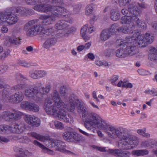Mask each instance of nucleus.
<instances>
[{
  "label": "nucleus",
  "mask_w": 157,
  "mask_h": 157,
  "mask_svg": "<svg viewBox=\"0 0 157 157\" xmlns=\"http://www.w3.org/2000/svg\"><path fill=\"white\" fill-rule=\"evenodd\" d=\"M52 99L47 98L44 104V109L48 114L53 115L58 120L66 123L73 122V117L65 110L67 105L61 99L58 92L54 90L52 95Z\"/></svg>",
  "instance_id": "obj_1"
},
{
  "label": "nucleus",
  "mask_w": 157,
  "mask_h": 157,
  "mask_svg": "<svg viewBox=\"0 0 157 157\" xmlns=\"http://www.w3.org/2000/svg\"><path fill=\"white\" fill-rule=\"evenodd\" d=\"M36 20H31L26 23L24 27V29L26 31L27 36H30L39 35L40 37L43 38H48L43 44V47L48 49L54 46L57 42L56 37L54 36V31L53 28L47 27L44 29L40 24L35 25Z\"/></svg>",
  "instance_id": "obj_2"
},
{
  "label": "nucleus",
  "mask_w": 157,
  "mask_h": 157,
  "mask_svg": "<svg viewBox=\"0 0 157 157\" xmlns=\"http://www.w3.org/2000/svg\"><path fill=\"white\" fill-rule=\"evenodd\" d=\"M108 136L111 138H119L118 146L123 149L128 150L132 149L137 145L138 141L135 136H130L129 131L122 127L115 128L113 127H109Z\"/></svg>",
  "instance_id": "obj_3"
},
{
  "label": "nucleus",
  "mask_w": 157,
  "mask_h": 157,
  "mask_svg": "<svg viewBox=\"0 0 157 157\" xmlns=\"http://www.w3.org/2000/svg\"><path fill=\"white\" fill-rule=\"evenodd\" d=\"M41 82H39L37 86L35 85H29L25 89L24 94L26 97L38 102L42 98L43 95L46 94L50 91L51 88L49 84L42 86Z\"/></svg>",
  "instance_id": "obj_4"
},
{
  "label": "nucleus",
  "mask_w": 157,
  "mask_h": 157,
  "mask_svg": "<svg viewBox=\"0 0 157 157\" xmlns=\"http://www.w3.org/2000/svg\"><path fill=\"white\" fill-rule=\"evenodd\" d=\"M34 10L44 13L51 12L54 16L58 17H63L66 16V14L69 13V11L63 7L60 6H52L49 4L41 3L34 6Z\"/></svg>",
  "instance_id": "obj_5"
},
{
  "label": "nucleus",
  "mask_w": 157,
  "mask_h": 157,
  "mask_svg": "<svg viewBox=\"0 0 157 157\" xmlns=\"http://www.w3.org/2000/svg\"><path fill=\"white\" fill-rule=\"evenodd\" d=\"M68 99L70 107L69 108H67V109L72 112L76 108L78 112L82 113V117L85 118L84 124H85L94 113L88 112L86 110L84 103L76 99L73 94L71 95Z\"/></svg>",
  "instance_id": "obj_6"
},
{
  "label": "nucleus",
  "mask_w": 157,
  "mask_h": 157,
  "mask_svg": "<svg viewBox=\"0 0 157 157\" xmlns=\"http://www.w3.org/2000/svg\"><path fill=\"white\" fill-rule=\"evenodd\" d=\"M85 128L88 130H91L96 128L103 130L106 132L108 136L109 128L113 127L108 126L106 122L103 120L98 114L94 113L85 124Z\"/></svg>",
  "instance_id": "obj_7"
},
{
  "label": "nucleus",
  "mask_w": 157,
  "mask_h": 157,
  "mask_svg": "<svg viewBox=\"0 0 157 157\" xmlns=\"http://www.w3.org/2000/svg\"><path fill=\"white\" fill-rule=\"evenodd\" d=\"M135 33L133 34L131 39L133 41V44L136 48H143L146 47L148 44L151 43L154 40V36L151 32L147 31L145 35H140L138 30L135 31Z\"/></svg>",
  "instance_id": "obj_8"
},
{
  "label": "nucleus",
  "mask_w": 157,
  "mask_h": 157,
  "mask_svg": "<svg viewBox=\"0 0 157 157\" xmlns=\"http://www.w3.org/2000/svg\"><path fill=\"white\" fill-rule=\"evenodd\" d=\"M130 39L128 42L121 41L119 45L122 46V48L117 50L116 51V56L119 58L125 57L128 55L132 56L139 52V50L136 48Z\"/></svg>",
  "instance_id": "obj_9"
},
{
  "label": "nucleus",
  "mask_w": 157,
  "mask_h": 157,
  "mask_svg": "<svg viewBox=\"0 0 157 157\" xmlns=\"http://www.w3.org/2000/svg\"><path fill=\"white\" fill-rule=\"evenodd\" d=\"M136 3L132 2L128 6V12L130 14L129 16H124L121 17L120 22L122 24L130 25L131 22L134 23L137 19L136 16H140V12L137 10Z\"/></svg>",
  "instance_id": "obj_10"
},
{
  "label": "nucleus",
  "mask_w": 157,
  "mask_h": 157,
  "mask_svg": "<svg viewBox=\"0 0 157 157\" xmlns=\"http://www.w3.org/2000/svg\"><path fill=\"white\" fill-rule=\"evenodd\" d=\"M12 12H0V26H11L16 24L19 17Z\"/></svg>",
  "instance_id": "obj_11"
},
{
  "label": "nucleus",
  "mask_w": 157,
  "mask_h": 157,
  "mask_svg": "<svg viewBox=\"0 0 157 157\" xmlns=\"http://www.w3.org/2000/svg\"><path fill=\"white\" fill-rule=\"evenodd\" d=\"M8 89H5L2 93V99L5 102L19 103L23 100L24 95L21 91L16 92L13 94L9 96L8 90Z\"/></svg>",
  "instance_id": "obj_12"
},
{
  "label": "nucleus",
  "mask_w": 157,
  "mask_h": 157,
  "mask_svg": "<svg viewBox=\"0 0 157 157\" xmlns=\"http://www.w3.org/2000/svg\"><path fill=\"white\" fill-rule=\"evenodd\" d=\"M49 143L51 144V147H54L56 150L68 154L75 155L72 152L65 149L66 145L64 143L59 140L53 139L49 141Z\"/></svg>",
  "instance_id": "obj_13"
},
{
  "label": "nucleus",
  "mask_w": 157,
  "mask_h": 157,
  "mask_svg": "<svg viewBox=\"0 0 157 157\" xmlns=\"http://www.w3.org/2000/svg\"><path fill=\"white\" fill-rule=\"evenodd\" d=\"M63 138L72 142H82L85 141V138L80 134L71 132H66L63 134Z\"/></svg>",
  "instance_id": "obj_14"
},
{
  "label": "nucleus",
  "mask_w": 157,
  "mask_h": 157,
  "mask_svg": "<svg viewBox=\"0 0 157 157\" xmlns=\"http://www.w3.org/2000/svg\"><path fill=\"white\" fill-rule=\"evenodd\" d=\"M22 115V113L17 111H14L13 112L5 111L2 113V117L6 121H11L20 119Z\"/></svg>",
  "instance_id": "obj_15"
},
{
  "label": "nucleus",
  "mask_w": 157,
  "mask_h": 157,
  "mask_svg": "<svg viewBox=\"0 0 157 157\" xmlns=\"http://www.w3.org/2000/svg\"><path fill=\"white\" fill-rule=\"evenodd\" d=\"M107 152L117 157H130L131 154L129 151L121 149H109Z\"/></svg>",
  "instance_id": "obj_16"
},
{
  "label": "nucleus",
  "mask_w": 157,
  "mask_h": 157,
  "mask_svg": "<svg viewBox=\"0 0 157 157\" xmlns=\"http://www.w3.org/2000/svg\"><path fill=\"white\" fill-rule=\"evenodd\" d=\"M56 17L52 15H41L39 19L42 20L41 23L44 25H48L52 24L55 20Z\"/></svg>",
  "instance_id": "obj_17"
},
{
  "label": "nucleus",
  "mask_w": 157,
  "mask_h": 157,
  "mask_svg": "<svg viewBox=\"0 0 157 157\" xmlns=\"http://www.w3.org/2000/svg\"><path fill=\"white\" fill-rule=\"evenodd\" d=\"M72 20H70L68 21L65 20H61L57 22L55 25V28L58 30H69V26L67 24L68 22L69 23H71Z\"/></svg>",
  "instance_id": "obj_18"
},
{
  "label": "nucleus",
  "mask_w": 157,
  "mask_h": 157,
  "mask_svg": "<svg viewBox=\"0 0 157 157\" xmlns=\"http://www.w3.org/2000/svg\"><path fill=\"white\" fill-rule=\"evenodd\" d=\"M33 144L38 146L41 149V151L44 153H47L50 155H54V154L53 151L49 149L46 147L42 144L34 140L33 142Z\"/></svg>",
  "instance_id": "obj_19"
},
{
  "label": "nucleus",
  "mask_w": 157,
  "mask_h": 157,
  "mask_svg": "<svg viewBox=\"0 0 157 157\" xmlns=\"http://www.w3.org/2000/svg\"><path fill=\"white\" fill-rule=\"evenodd\" d=\"M112 35L109 30L107 29H105L100 33V39L101 41H105L109 38Z\"/></svg>",
  "instance_id": "obj_20"
},
{
  "label": "nucleus",
  "mask_w": 157,
  "mask_h": 157,
  "mask_svg": "<svg viewBox=\"0 0 157 157\" xmlns=\"http://www.w3.org/2000/svg\"><path fill=\"white\" fill-rule=\"evenodd\" d=\"M142 145L145 148H152L157 146V141L155 140H149L143 141Z\"/></svg>",
  "instance_id": "obj_21"
},
{
  "label": "nucleus",
  "mask_w": 157,
  "mask_h": 157,
  "mask_svg": "<svg viewBox=\"0 0 157 157\" xmlns=\"http://www.w3.org/2000/svg\"><path fill=\"white\" fill-rule=\"evenodd\" d=\"M10 10L21 16H25V8L21 6L12 7L10 8Z\"/></svg>",
  "instance_id": "obj_22"
},
{
  "label": "nucleus",
  "mask_w": 157,
  "mask_h": 157,
  "mask_svg": "<svg viewBox=\"0 0 157 157\" xmlns=\"http://www.w3.org/2000/svg\"><path fill=\"white\" fill-rule=\"evenodd\" d=\"M14 128L15 132L17 133H20L23 132L25 129L24 122H21L16 123L14 125Z\"/></svg>",
  "instance_id": "obj_23"
},
{
  "label": "nucleus",
  "mask_w": 157,
  "mask_h": 157,
  "mask_svg": "<svg viewBox=\"0 0 157 157\" xmlns=\"http://www.w3.org/2000/svg\"><path fill=\"white\" fill-rule=\"evenodd\" d=\"M110 18L113 21H117L120 18L121 14L120 12L115 9L111 10L110 12Z\"/></svg>",
  "instance_id": "obj_24"
},
{
  "label": "nucleus",
  "mask_w": 157,
  "mask_h": 157,
  "mask_svg": "<svg viewBox=\"0 0 157 157\" xmlns=\"http://www.w3.org/2000/svg\"><path fill=\"white\" fill-rule=\"evenodd\" d=\"M149 151L147 149L134 150L131 152L132 155L137 156H144L147 155Z\"/></svg>",
  "instance_id": "obj_25"
},
{
  "label": "nucleus",
  "mask_w": 157,
  "mask_h": 157,
  "mask_svg": "<svg viewBox=\"0 0 157 157\" xmlns=\"http://www.w3.org/2000/svg\"><path fill=\"white\" fill-rule=\"evenodd\" d=\"M150 53L148 55V58L151 61H153L157 57V50L153 47H151L150 49Z\"/></svg>",
  "instance_id": "obj_26"
},
{
  "label": "nucleus",
  "mask_w": 157,
  "mask_h": 157,
  "mask_svg": "<svg viewBox=\"0 0 157 157\" xmlns=\"http://www.w3.org/2000/svg\"><path fill=\"white\" fill-rule=\"evenodd\" d=\"M49 0H25L26 3L28 5H37L45 2H47Z\"/></svg>",
  "instance_id": "obj_27"
},
{
  "label": "nucleus",
  "mask_w": 157,
  "mask_h": 157,
  "mask_svg": "<svg viewBox=\"0 0 157 157\" xmlns=\"http://www.w3.org/2000/svg\"><path fill=\"white\" fill-rule=\"evenodd\" d=\"M21 39L19 37H17L16 36H13L9 38V41L10 44L13 45H18L21 44Z\"/></svg>",
  "instance_id": "obj_28"
},
{
  "label": "nucleus",
  "mask_w": 157,
  "mask_h": 157,
  "mask_svg": "<svg viewBox=\"0 0 157 157\" xmlns=\"http://www.w3.org/2000/svg\"><path fill=\"white\" fill-rule=\"evenodd\" d=\"M88 27V25H85L82 28L80 31L82 37L83 38L84 40H89L90 39V37L86 36Z\"/></svg>",
  "instance_id": "obj_29"
},
{
  "label": "nucleus",
  "mask_w": 157,
  "mask_h": 157,
  "mask_svg": "<svg viewBox=\"0 0 157 157\" xmlns=\"http://www.w3.org/2000/svg\"><path fill=\"white\" fill-rule=\"evenodd\" d=\"M139 16H136V18L137 19L136 20H135L134 22V23H136L138 26L139 28H140L141 29L145 30L146 29L147 25V24L139 19L138 17Z\"/></svg>",
  "instance_id": "obj_30"
},
{
  "label": "nucleus",
  "mask_w": 157,
  "mask_h": 157,
  "mask_svg": "<svg viewBox=\"0 0 157 157\" xmlns=\"http://www.w3.org/2000/svg\"><path fill=\"white\" fill-rule=\"evenodd\" d=\"M94 8V5L93 4H90L86 6L85 10V14L87 16L91 15L93 13V10Z\"/></svg>",
  "instance_id": "obj_31"
},
{
  "label": "nucleus",
  "mask_w": 157,
  "mask_h": 157,
  "mask_svg": "<svg viewBox=\"0 0 157 157\" xmlns=\"http://www.w3.org/2000/svg\"><path fill=\"white\" fill-rule=\"evenodd\" d=\"M28 86V84L26 83L18 84L13 86L12 89L14 90H22L26 88Z\"/></svg>",
  "instance_id": "obj_32"
},
{
  "label": "nucleus",
  "mask_w": 157,
  "mask_h": 157,
  "mask_svg": "<svg viewBox=\"0 0 157 157\" xmlns=\"http://www.w3.org/2000/svg\"><path fill=\"white\" fill-rule=\"evenodd\" d=\"M33 103L29 101H24L21 103V106L22 108L30 111Z\"/></svg>",
  "instance_id": "obj_33"
},
{
  "label": "nucleus",
  "mask_w": 157,
  "mask_h": 157,
  "mask_svg": "<svg viewBox=\"0 0 157 157\" xmlns=\"http://www.w3.org/2000/svg\"><path fill=\"white\" fill-rule=\"evenodd\" d=\"M59 92L61 97H64V98L65 99L67 98L68 96L67 89L65 86H62L60 87Z\"/></svg>",
  "instance_id": "obj_34"
},
{
  "label": "nucleus",
  "mask_w": 157,
  "mask_h": 157,
  "mask_svg": "<svg viewBox=\"0 0 157 157\" xmlns=\"http://www.w3.org/2000/svg\"><path fill=\"white\" fill-rule=\"evenodd\" d=\"M118 28V25L117 24H113L111 27L109 29H107L110 32L111 35H114L117 32V31H119V28Z\"/></svg>",
  "instance_id": "obj_35"
},
{
  "label": "nucleus",
  "mask_w": 157,
  "mask_h": 157,
  "mask_svg": "<svg viewBox=\"0 0 157 157\" xmlns=\"http://www.w3.org/2000/svg\"><path fill=\"white\" fill-rule=\"evenodd\" d=\"M35 117L34 116L27 115L24 116V119L27 123L31 125Z\"/></svg>",
  "instance_id": "obj_36"
},
{
  "label": "nucleus",
  "mask_w": 157,
  "mask_h": 157,
  "mask_svg": "<svg viewBox=\"0 0 157 157\" xmlns=\"http://www.w3.org/2000/svg\"><path fill=\"white\" fill-rule=\"evenodd\" d=\"M114 50L112 49L108 48L104 50L103 53L106 57H109L113 55Z\"/></svg>",
  "instance_id": "obj_37"
},
{
  "label": "nucleus",
  "mask_w": 157,
  "mask_h": 157,
  "mask_svg": "<svg viewBox=\"0 0 157 157\" xmlns=\"http://www.w3.org/2000/svg\"><path fill=\"white\" fill-rule=\"evenodd\" d=\"M10 127L9 126L2 124L0 125V133L4 134L10 130Z\"/></svg>",
  "instance_id": "obj_38"
},
{
  "label": "nucleus",
  "mask_w": 157,
  "mask_h": 157,
  "mask_svg": "<svg viewBox=\"0 0 157 157\" xmlns=\"http://www.w3.org/2000/svg\"><path fill=\"white\" fill-rule=\"evenodd\" d=\"M10 51L7 50L6 51H4L2 53H0V60H4L10 54Z\"/></svg>",
  "instance_id": "obj_39"
},
{
  "label": "nucleus",
  "mask_w": 157,
  "mask_h": 157,
  "mask_svg": "<svg viewBox=\"0 0 157 157\" xmlns=\"http://www.w3.org/2000/svg\"><path fill=\"white\" fill-rule=\"evenodd\" d=\"M137 133L140 135L143 136L144 137L148 138L150 137V135L148 133H146V129H140L137 131Z\"/></svg>",
  "instance_id": "obj_40"
},
{
  "label": "nucleus",
  "mask_w": 157,
  "mask_h": 157,
  "mask_svg": "<svg viewBox=\"0 0 157 157\" xmlns=\"http://www.w3.org/2000/svg\"><path fill=\"white\" fill-rule=\"evenodd\" d=\"M127 25V33L131 34L133 32V30L135 29V25L134 23L131 22L130 25Z\"/></svg>",
  "instance_id": "obj_41"
},
{
  "label": "nucleus",
  "mask_w": 157,
  "mask_h": 157,
  "mask_svg": "<svg viewBox=\"0 0 157 157\" xmlns=\"http://www.w3.org/2000/svg\"><path fill=\"white\" fill-rule=\"evenodd\" d=\"M30 134L31 136L40 141H43L44 140V137L43 136L35 132H32Z\"/></svg>",
  "instance_id": "obj_42"
},
{
  "label": "nucleus",
  "mask_w": 157,
  "mask_h": 157,
  "mask_svg": "<svg viewBox=\"0 0 157 157\" xmlns=\"http://www.w3.org/2000/svg\"><path fill=\"white\" fill-rule=\"evenodd\" d=\"M72 6L73 7V12L74 14L78 13L80 11L81 6L79 4H74Z\"/></svg>",
  "instance_id": "obj_43"
},
{
  "label": "nucleus",
  "mask_w": 157,
  "mask_h": 157,
  "mask_svg": "<svg viewBox=\"0 0 157 157\" xmlns=\"http://www.w3.org/2000/svg\"><path fill=\"white\" fill-rule=\"evenodd\" d=\"M17 64L19 65L25 67H28L31 66V64L29 63L24 60H18Z\"/></svg>",
  "instance_id": "obj_44"
},
{
  "label": "nucleus",
  "mask_w": 157,
  "mask_h": 157,
  "mask_svg": "<svg viewBox=\"0 0 157 157\" xmlns=\"http://www.w3.org/2000/svg\"><path fill=\"white\" fill-rule=\"evenodd\" d=\"M36 70L38 78L44 77L47 75V72L44 70Z\"/></svg>",
  "instance_id": "obj_45"
},
{
  "label": "nucleus",
  "mask_w": 157,
  "mask_h": 157,
  "mask_svg": "<svg viewBox=\"0 0 157 157\" xmlns=\"http://www.w3.org/2000/svg\"><path fill=\"white\" fill-rule=\"evenodd\" d=\"M54 125L57 129H63L64 128V125L61 122L56 121L54 122Z\"/></svg>",
  "instance_id": "obj_46"
},
{
  "label": "nucleus",
  "mask_w": 157,
  "mask_h": 157,
  "mask_svg": "<svg viewBox=\"0 0 157 157\" xmlns=\"http://www.w3.org/2000/svg\"><path fill=\"white\" fill-rule=\"evenodd\" d=\"M131 1V0H118V3L120 7H122L127 5Z\"/></svg>",
  "instance_id": "obj_47"
},
{
  "label": "nucleus",
  "mask_w": 157,
  "mask_h": 157,
  "mask_svg": "<svg viewBox=\"0 0 157 157\" xmlns=\"http://www.w3.org/2000/svg\"><path fill=\"white\" fill-rule=\"evenodd\" d=\"M29 75L33 79H38L37 70L31 71L29 72Z\"/></svg>",
  "instance_id": "obj_48"
},
{
  "label": "nucleus",
  "mask_w": 157,
  "mask_h": 157,
  "mask_svg": "<svg viewBox=\"0 0 157 157\" xmlns=\"http://www.w3.org/2000/svg\"><path fill=\"white\" fill-rule=\"evenodd\" d=\"M40 124V119L37 117H35L31 125L34 127L39 126Z\"/></svg>",
  "instance_id": "obj_49"
},
{
  "label": "nucleus",
  "mask_w": 157,
  "mask_h": 157,
  "mask_svg": "<svg viewBox=\"0 0 157 157\" xmlns=\"http://www.w3.org/2000/svg\"><path fill=\"white\" fill-rule=\"evenodd\" d=\"M144 93L152 95L154 96H157V90L154 88H153L152 90H146Z\"/></svg>",
  "instance_id": "obj_50"
},
{
  "label": "nucleus",
  "mask_w": 157,
  "mask_h": 157,
  "mask_svg": "<svg viewBox=\"0 0 157 157\" xmlns=\"http://www.w3.org/2000/svg\"><path fill=\"white\" fill-rule=\"evenodd\" d=\"M8 66L7 65H0V74L6 72L8 69Z\"/></svg>",
  "instance_id": "obj_51"
},
{
  "label": "nucleus",
  "mask_w": 157,
  "mask_h": 157,
  "mask_svg": "<svg viewBox=\"0 0 157 157\" xmlns=\"http://www.w3.org/2000/svg\"><path fill=\"white\" fill-rule=\"evenodd\" d=\"M25 16L33 15L34 13V11L32 9L25 8Z\"/></svg>",
  "instance_id": "obj_52"
},
{
  "label": "nucleus",
  "mask_w": 157,
  "mask_h": 157,
  "mask_svg": "<svg viewBox=\"0 0 157 157\" xmlns=\"http://www.w3.org/2000/svg\"><path fill=\"white\" fill-rule=\"evenodd\" d=\"M39 109L40 108L38 105L34 103H33V105H32V107L31 108L30 111L36 112L39 111Z\"/></svg>",
  "instance_id": "obj_53"
},
{
  "label": "nucleus",
  "mask_w": 157,
  "mask_h": 157,
  "mask_svg": "<svg viewBox=\"0 0 157 157\" xmlns=\"http://www.w3.org/2000/svg\"><path fill=\"white\" fill-rule=\"evenodd\" d=\"M151 29L153 31L157 33V22H154L151 24Z\"/></svg>",
  "instance_id": "obj_54"
},
{
  "label": "nucleus",
  "mask_w": 157,
  "mask_h": 157,
  "mask_svg": "<svg viewBox=\"0 0 157 157\" xmlns=\"http://www.w3.org/2000/svg\"><path fill=\"white\" fill-rule=\"evenodd\" d=\"M132 83H128L127 81L124 82L123 87L126 88H131L132 87Z\"/></svg>",
  "instance_id": "obj_55"
},
{
  "label": "nucleus",
  "mask_w": 157,
  "mask_h": 157,
  "mask_svg": "<svg viewBox=\"0 0 157 157\" xmlns=\"http://www.w3.org/2000/svg\"><path fill=\"white\" fill-rule=\"evenodd\" d=\"M16 77L17 79H20L21 80L25 79H27L26 77L20 73H17L16 75Z\"/></svg>",
  "instance_id": "obj_56"
},
{
  "label": "nucleus",
  "mask_w": 157,
  "mask_h": 157,
  "mask_svg": "<svg viewBox=\"0 0 157 157\" xmlns=\"http://www.w3.org/2000/svg\"><path fill=\"white\" fill-rule=\"evenodd\" d=\"M127 25L126 26H123L119 28V31H121L123 33H127L128 32L127 31Z\"/></svg>",
  "instance_id": "obj_57"
},
{
  "label": "nucleus",
  "mask_w": 157,
  "mask_h": 157,
  "mask_svg": "<svg viewBox=\"0 0 157 157\" xmlns=\"http://www.w3.org/2000/svg\"><path fill=\"white\" fill-rule=\"evenodd\" d=\"M118 76L117 75H114L112 77L110 81L113 85H114L115 82L118 80Z\"/></svg>",
  "instance_id": "obj_58"
},
{
  "label": "nucleus",
  "mask_w": 157,
  "mask_h": 157,
  "mask_svg": "<svg viewBox=\"0 0 157 157\" xmlns=\"http://www.w3.org/2000/svg\"><path fill=\"white\" fill-rule=\"evenodd\" d=\"M77 129L78 130V131L80 133L83 134L84 135L88 137L90 136V134H89L87 133L84 130H82V129H81V128H77Z\"/></svg>",
  "instance_id": "obj_59"
},
{
  "label": "nucleus",
  "mask_w": 157,
  "mask_h": 157,
  "mask_svg": "<svg viewBox=\"0 0 157 157\" xmlns=\"http://www.w3.org/2000/svg\"><path fill=\"white\" fill-rule=\"evenodd\" d=\"M9 141V140L6 138L0 136V142L7 143Z\"/></svg>",
  "instance_id": "obj_60"
},
{
  "label": "nucleus",
  "mask_w": 157,
  "mask_h": 157,
  "mask_svg": "<svg viewBox=\"0 0 157 157\" xmlns=\"http://www.w3.org/2000/svg\"><path fill=\"white\" fill-rule=\"evenodd\" d=\"M139 7L141 9H145L147 8V5L144 2H141L138 3Z\"/></svg>",
  "instance_id": "obj_61"
},
{
  "label": "nucleus",
  "mask_w": 157,
  "mask_h": 157,
  "mask_svg": "<svg viewBox=\"0 0 157 157\" xmlns=\"http://www.w3.org/2000/svg\"><path fill=\"white\" fill-rule=\"evenodd\" d=\"M95 148L96 150L99 151L101 152L106 151L105 148L104 147H101L98 146H96Z\"/></svg>",
  "instance_id": "obj_62"
},
{
  "label": "nucleus",
  "mask_w": 157,
  "mask_h": 157,
  "mask_svg": "<svg viewBox=\"0 0 157 157\" xmlns=\"http://www.w3.org/2000/svg\"><path fill=\"white\" fill-rule=\"evenodd\" d=\"M137 72L138 73L142 75H146L145 71V70L142 69H140L138 70Z\"/></svg>",
  "instance_id": "obj_63"
},
{
  "label": "nucleus",
  "mask_w": 157,
  "mask_h": 157,
  "mask_svg": "<svg viewBox=\"0 0 157 157\" xmlns=\"http://www.w3.org/2000/svg\"><path fill=\"white\" fill-rule=\"evenodd\" d=\"M88 58L91 60H93L95 58V56L93 54L91 53H89L87 55Z\"/></svg>",
  "instance_id": "obj_64"
}]
</instances>
